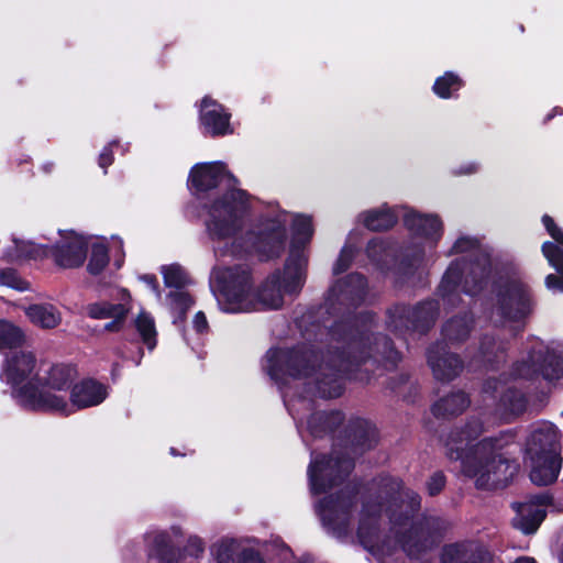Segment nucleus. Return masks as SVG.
<instances>
[{
	"mask_svg": "<svg viewBox=\"0 0 563 563\" xmlns=\"http://www.w3.org/2000/svg\"><path fill=\"white\" fill-rule=\"evenodd\" d=\"M373 316L369 312L346 318L336 322L330 331L335 350L329 351L327 360L319 356L306 344L289 349H272L265 356V369L277 383H285L287 377L305 378L313 384L317 393L324 398L339 397L343 390V373L350 367V357L356 363L366 364L374 353L382 354L391 365L399 360L388 339L375 336L372 332Z\"/></svg>",
	"mask_w": 563,
	"mask_h": 563,
	"instance_id": "obj_1",
	"label": "nucleus"
},
{
	"mask_svg": "<svg viewBox=\"0 0 563 563\" xmlns=\"http://www.w3.org/2000/svg\"><path fill=\"white\" fill-rule=\"evenodd\" d=\"M484 432L483 421L473 418L449 434L446 446L449 457L460 461L461 473L473 479L476 488L490 490L506 486L515 474L516 467L503 453L514 435L484 437Z\"/></svg>",
	"mask_w": 563,
	"mask_h": 563,
	"instance_id": "obj_2",
	"label": "nucleus"
},
{
	"mask_svg": "<svg viewBox=\"0 0 563 563\" xmlns=\"http://www.w3.org/2000/svg\"><path fill=\"white\" fill-rule=\"evenodd\" d=\"M291 219V249L286 263V272L291 280L287 284L288 291H296L305 282L307 257L302 247L313 234L312 219L309 216H290L278 207L269 208L261 216L254 230L246 232L245 236L240 232L238 242L230 246L229 252L239 254L242 251H254L265 258L278 256L286 243V225Z\"/></svg>",
	"mask_w": 563,
	"mask_h": 563,
	"instance_id": "obj_3",
	"label": "nucleus"
},
{
	"mask_svg": "<svg viewBox=\"0 0 563 563\" xmlns=\"http://www.w3.org/2000/svg\"><path fill=\"white\" fill-rule=\"evenodd\" d=\"M229 190L214 199L208 208L206 228L213 242L224 243L223 253L238 242L249 210V197L234 187L236 179L227 172L222 163H200L191 168L189 184L196 192H205L222 184Z\"/></svg>",
	"mask_w": 563,
	"mask_h": 563,
	"instance_id": "obj_4",
	"label": "nucleus"
},
{
	"mask_svg": "<svg viewBox=\"0 0 563 563\" xmlns=\"http://www.w3.org/2000/svg\"><path fill=\"white\" fill-rule=\"evenodd\" d=\"M291 278L286 272L268 276L256 289L252 288L250 272L246 268H223L212 273V288L220 308L225 312H247L254 310L279 309L286 295H296L286 288Z\"/></svg>",
	"mask_w": 563,
	"mask_h": 563,
	"instance_id": "obj_5",
	"label": "nucleus"
},
{
	"mask_svg": "<svg viewBox=\"0 0 563 563\" xmlns=\"http://www.w3.org/2000/svg\"><path fill=\"white\" fill-rule=\"evenodd\" d=\"M540 375L549 382L563 376V356L537 338L530 339L520 357L501 380L488 378L485 391L499 396L500 406L511 415L523 412L527 399L521 388Z\"/></svg>",
	"mask_w": 563,
	"mask_h": 563,
	"instance_id": "obj_6",
	"label": "nucleus"
},
{
	"mask_svg": "<svg viewBox=\"0 0 563 563\" xmlns=\"http://www.w3.org/2000/svg\"><path fill=\"white\" fill-rule=\"evenodd\" d=\"M454 254H470L475 256V260L468 263L466 257L462 256L448 267L439 286V292L448 303H453L459 295L461 276L466 265L467 274L462 286L465 294L473 296L479 292L487 284L490 274V261L481 250L477 240L467 236L459 238L448 252L449 256Z\"/></svg>",
	"mask_w": 563,
	"mask_h": 563,
	"instance_id": "obj_7",
	"label": "nucleus"
},
{
	"mask_svg": "<svg viewBox=\"0 0 563 563\" xmlns=\"http://www.w3.org/2000/svg\"><path fill=\"white\" fill-rule=\"evenodd\" d=\"M393 504L387 508L393 541L407 554L411 563H431V549L435 543L434 534L443 527L437 517H426L419 521L408 515H397Z\"/></svg>",
	"mask_w": 563,
	"mask_h": 563,
	"instance_id": "obj_8",
	"label": "nucleus"
},
{
	"mask_svg": "<svg viewBox=\"0 0 563 563\" xmlns=\"http://www.w3.org/2000/svg\"><path fill=\"white\" fill-rule=\"evenodd\" d=\"M76 376V369L69 365L49 367L44 375H40L35 393L24 394L27 409L69 415L70 387Z\"/></svg>",
	"mask_w": 563,
	"mask_h": 563,
	"instance_id": "obj_9",
	"label": "nucleus"
},
{
	"mask_svg": "<svg viewBox=\"0 0 563 563\" xmlns=\"http://www.w3.org/2000/svg\"><path fill=\"white\" fill-rule=\"evenodd\" d=\"M534 308L529 286L517 275L500 280L497 290L496 314L505 324L522 327Z\"/></svg>",
	"mask_w": 563,
	"mask_h": 563,
	"instance_id": "obj_10",
	"label": "nucleus"
},
{
	"mask_svg": "<svg viewBox=\"0 0 563 563\" xmlns=\"http://www.w3.org/2000/svg\"><path fill=\"white\" fill-rule=\"evenodd\" d=\"M0 377L12 387L18 401L27 408L24 394H34L40 379V368L34 354L21 351L7 356Z\"/></svg>",
	"mask_w": 563,
	"mask_h": 563,
	"instance_id": "obj_11",
	"label": "nucleus"
},
{
	"mask_svg": "<svg viewBox=\"0 0 563 563\" xmlns=\"http://www.w3.org/2000/svg\"><path fill=\"white\" fill-rule=\"evenodd\" d=\"M354 496L347 492H341L338 496H329L322 499L317 511L323 526L338 538L345 537L351 531L352 508Z\"/></svg>",
	"mask_w": 563,
	"mask_h": 563,
	"instance_id": "obj_12",
	"label": "nucleus"
},
{
	"mask_svg": "<svg viewBox=\"0 0 563 563\" xmlns=\"http://www.w3.org/2000/svg\"><path fill=\"white\" fill-rule=\"evenodd\" d=\"M352 468L353 462L347 457L313 456L308 468L311 492L313 494L327 492L346 477Z\"/></svg>",
	"mask_w": 563,
	"mask_h": 563,
	"instance_id": "obj_13",
	"label": "nucleus"
},
{
	"mask_svg": "<svg viewBox=\"0 0 563 563\" xmlns=\"http://www.w3.org/2000/svg\"><path fill=\"white\" fill-rule=\"evenodd\" d=\"M438 313V303L434 301H427L415 308L396 306L388 311L387 327L395 333L405 334L410 329L429 327Z\"/></svg>",
	"mask_w": 563,
	"mask_h": 563,
	"instance_id": "obj_14",
	"label": "nucleus"
},
{
	"mask_svg": "<svg viewBox=\"0 0 563 563\" xmlns=\"http://www.w3.org/2000/svg\"><path fill=\"white\" fill-rule=\"evenodd\" d=\"M367 294V284L361 274H350L339 279L329 290L328 299L333 310L345 309L350 311L352 308L358 307L365 299Z\"/></svg>",
	"mask_w": 563,
	"mask_h": 563,
	"instance_id": "obj_15",
	"label": "nucleus"
},
{
	"mask_svg": "<svg viewBox=\"0 0 563 563\" xmlns=\"http://www.w3.org/2000/svg\"><path fill=\"white\" fill-rule=\"evenodd\" d=\"M59 235L55 245H47L48 256H53L55 263L64 268L80 266L86 258L87 241L73 231Z\"/></svg>",
	"mask_w": 563,
	"mask_h": 563,
	"instance_id": "obj_16",
	"label": "nucleus"
},
{
	"mask_svg": "<svg viewBox=\"0 0 563 563\" xmlns=\"http://www.w3.org/2000/svg\"><path fill=\"white\" fill-rule=\"evenodd\" d=\"M561 433L555 424L541 422L532 428L525 444V456L561 453Z\"/></svg>",
	"mask_w": 563,
	"mask_h": 563,
	"instance_id": "obj_17",
	"label": "nucleus"
},
{
	"mask_svg": "<svg viewBox=\"0 0 563 563\" xmlns=\"http://www.w3.org/2000/svg\"><path fill=\"white\" fill-rule=\"evenodd\" d=\"M122 301L112 303L106 300L88 303L85 307L86 314L91 319H112L104 324V330L118 332L122 329L125 318L131 310L130 296L122 290Z\"/></svg>",
	"mask_w": 563,
	"mask_h": 563,
	"instance_id": "obj_18",
	"label": "nucleus"
},
{
	"mask_svg": "<svg viewBox=\"0 0 563 563\" xmlns=\"http://www.w3.org/2000/svg\"><path fill=\"white\" fill-rule=\"evenodd\" d=\"M523 461L529 470L530 481L538 486H548L558 479L563 459L561 453H552L525 456Z\"/></svg>",
	"mask_w": 563,
	"mask_h": 563,
	"instance_id": "obj_19",
	"label": "nucleus"
},
{
	"mask_svg": "<svg viewBox=\"0 0 563 563\" xmlns=\"http://www.w3.org/2000/svg\"><path fill=\"white\" fill-rule=\"evenodd\" d=\"M108 397V387L95 379H84L73 386L69 397V415L75 409L98 406Z\"/></svg>",
	"mask_w": 563,
	"mask_h": 563,
	"instance_id": "obj_20",
	"label": "nucleus"
},
{
	"mask_svg": "<svg viewBox=\"0 0 563 563\" xmlns=\"http://www.w3.org/2000/svg\"><path fill=\"white\" fill-rule=\"evenodd\" d=\"M545 497L537 496L528 501L517 504L514 518L515 528L526 534L534 533L545 518Z\"/></svg>",
	"mask_w": 563,
	"mask_h": 563,
	"instance_id": "obj_21",
	"label": "nucleus"
},
{
	"mask_svg": "<svg viewBox=\"0 0 563 563\" xmlns=\"http://www.w3.org/2000/svg\"><path fill=\"white\" fill-rule=\"evenodd\" d=\"M382 505L376 500H367L363 504L357 527V537L361 543L368 549L379 547L378 521Z\"/></svg>",
	"mask_w": 563,
	"mask_h": 563,
	"instance_id": "obj_22",
	"label": "nucleus"
},
{
	"mask_svg": "<svg viewBox=\"0 0 563 563\" xmlns=\"http://www.w3.org/2000/svg\"><path fill=\"white\" fill-rule=\"evenodd\" d=\"M442 563H492L490 553L476 542L455 543L444 547Z\"/></svg>",
	"mask_w": 563,
	"mask_h": 563,
	"instance_id": "obj_23",
	"label": "nucleus"
},
{
	"mask_svg": "<svg viewBox=\"0 0 563 563\" xmlns=\"http://www.w3.org/2000/svg\"><path fill=\"white\" fill-rule=\"evenodd\" d=\"M230 114L217 101L206 97L201 102L200 122L206 133L217 136L232 133Z\"/></svg>",
	"mask_w": 563,
	"mask_h": 563,
	"instance_id": "obj_24",
	"label": "nucleus"
},
{
	"mask_svg": "<svg viewBox=\"0 0 563 563\" xmlns=\"http://www.w3.org/2000/svg\"><path fill=\"white\" fill-rule=\"evenodd\" d=\"M404 222L413 234L423 238L430 247H434L442 235V223L437 216L404 210Z\"/></svg>",
	"mask_w": 563,
	"mask_h": 563,
	"instance_id": "obj_25",
	"label": "nucleus"
},
{
	"mask_svg": "<svg viewBox=\"0 0 563 563\" xmlns=\"http://www.w3.org/2000/svg\"><path fill=\"white\" fill-rule=\"evenodd\" d=\"M428 363L439 380H451L462 369L461 360L455 354L449 353L443 344H437L429 350Z\"/></svg>",
	"mask_w": 563,
	"mask_h": 563,
	"instance_id": "obj_26",
	"label": "nucleus"
},
{
	"mask_svg": "<svg viewBox=\"0 0 563 563\" xmlns=\"http://www.w3.org/2000/svg\"><path fill=\"white\" fill-rule=\"evenodd\" d=\"M542 223L550 236L555 241V243L550 241L542 243V255L556 273H563V250L559 246V244L563 246V230L548 214L542 217Z\"/></svg>",
	"mask_w": 563,
	"mask_h": 563,
	"instance_id": "obj_27",
	"label": "nucleus"
},
{
	"mask_svg": "<svg viewBox=\"0 0 563 563\" xmlns=\"http://www.w3.org/2000/svg\"><path fill=\"white\" fill-rule=\"evenodd\" d=\"M217 563H264L261 558L253 553L244 552L240 558V544L234 540H221L213 544L211 549Z\"/></svg>",
	"mask_w": 563,
	"mask_h": 563,
	"instance_id": "obj_28",
	"label": "nucleus"
},
{
	"mask_svg": "<svg viewBox=\"0 0 563 563\" xmlns=\"http://www.w3.org/2000/svg\"><path fill=\"white\" fill-rule=\"evenodd\" d=\"M29 320L42 329H54L62 321L59 310L51 303H35L24 308Z\"/></svg>",
	"mask_w": 563,
	"mask_h": 563,
	"instance_id": "obj_29",
	"label": "nucleus"
},
{
	"mask_svg": "<svg viewBox=\"0 0 563 563\" xmlns=\"http://www.w3.org/2000/svg\"><path fill=\"white\" fill-rule=\"evenodd\" d=\"M473 323V317L468 313L451 318L442 329L443 340L451 344L462 343L468 338Z\"/></svg>",
	"mask_w": 563,
	"mask_h": 563,
	"instance_id": "obj_30",
	"label": "nucleus"
},
{
	"mask_svg": "<svg viewBox=\"0 0 563 563\" xmlns=\"http://www.w3.org/2000/svg\"><path fill=\"white\" fill-rule=\"evenodd\" d=\"M361 221L366 228L373 231L387 230L391 228L398 219V210L382 206L363 212L360 216Z\"/></svg>",
	"mask_w": 563,
	"mask_h": 563,
	"instance_id": "obj_31",
	"label": "nucleus"
},
{
	"mask_svg": "<svg viewBox=\"0 0 563 563\" xmlns=\"http://www.w3.org/2000/svg\"><path fill=\"white\" fill-rule=\"evenodd\" d=\"M12 243L13 245L4 254V260L9 262L48 256L47 245H36L33 242L18 239H13Z\"/></svg>",
	"mask_w": 563,
	"mask_h": 563,
	"instance_id": "obj_32",
	"label": "nucleus"
},
{
	"mask_svg": "<svg viewBox=\"0 0 563 563\" xmlns=\"http://www.w3.org/2000/svg\"><path fill=\"white\" fill-rule=\"evenodd\" d=\"M468 405V397L463 391H456L440 399L432 410L439 417L453 416L463 412Z\"/></svg>",
	"mask_w": 563,
	"mask_h": 563,
	"instance_id": "obj_33",
	"label": "nucleus"
},
{
	"mask_svg": "<svg viewBox=\"0 0 563 563\" xmlns=\"http://www.w3.org/2000/svg\"><path fill=\"white\" fill-rule=\"evenodd\" d=\"M134 324L144 344L150 350H153L156 345L157 334L154 318L148 312L142 310L135 318Z\"/></svg>",
	"mask_w": 563,
	"mask_h": 563,
	"instance_id": "obj_34",
	"label": "nucleus"
},
{
	"mask_svg": "<svg viewBox=\"0 0 563 563\" xmlns=\"http://www.w3.org/2000/svg\"><path fill=\"white\" fill-rule=\"evenodd\" d=\"M25 341L24 332L15 324L0 320V350L21 346Z\"/></svg>",
	"mask_w": 563,
	"mask_h": 563,
	"instance_id": "obj_35",
	"label": "nucleus"
},
{
	"mask_svg": "<svg viewBox=\"0 0 563 563\" xmlns=\"http://www.w3.org/2000/svg\"><path fill=\"white\" fill-rule=\"evenodd\" d=\"M342 420V416L340 412L325 413V412H317L313 413L307 424L309 431L313 435H320L322 431L331 430L336 422Z\"/></svg>",
	"mask_w": 563,
	"mask_h": 563,
	"instance_id": "obj_36",
	"label": "nucleus"
},
{
	"mask_svg": "<svg viewBox=\"0 0 563 563\" xmlns=\"http://www.w3.org/2000/svg\"><path fill=\"white\" fill-rule=\"evenodd\" d=\"M462 87V80L453 73H445L439 77L434 85L433 91L440 98H450L453 92L457 91Z\"/></svg>",
	"mask_w": 563,
	"mask_h": 563,
	"instance_id": "obj_37",
	"label": "nucleus"
},
{
	"mask_svg": "<svg viewBox=\"0 0 563 563\" xmlns=\"http://www.w3.org/2000/svg\"><path fill=\"white\" fill-rule=\"evenodd\" d=\"M162 274L164 277L165 285L167 287L180 289L184 286H186L189 282L185 269L177 264L164 266L162 268Z\"/></svg>",
	"mask_w": 563,
	"mask_h": 563,
	"instance_id": "obj_38",
	"label": "nucleus"
},
{
	"mask_svg": "<svg viewBox=\"0 0 563 563\" xmlns=\"http://www.w3.org/2000/svg\"><path fill=\"white\" fill-rule=\"evenodd\" d=\"M0 286L21 292L31 289V284L22 278L13 268H0Z\"/></svg>",
	"mask_w": 563,
	"mask_h": 563,
	"instance_id": "obj_39",
	"label": "nucleus"
},
{
	"mask_svg": "<svg viewBox=\"0 0 563 563\" xmlns=\"http://www.w3.org/2000/svg\"><path fill=\"white\" fill-rule=\"evenodd\" d=\"M109 262L108 250L101 242H96L91 246V255L88 263V271L91 274H99Z\"/></svg>",
	"mask_w": 563,
	"mask_h": 563,
	"instance_id": "obj_40",
	"label": "nucleus"
},
{
	"mask_svg": "<svg viewBox=\"0 0 563 563\" xmlns=\"http://www.w3.org/2000/svg\"><path fill=\"white\" fill-rule=\"evenodd\" d=\"M505 351V344L503 342H497L494 336L485 335L481 341L479 346V356L483 361L493 362L495 357L498 356V353H503Z\"/></svg>",
	"mask_w": 563,
	"mask_h": 563,
	"instance_id": "obj_41",
	"label": "nucleus"
},
{
	"mask_svg": "<svg viewBox=\"0 0 563 563\" xmlns=\"http://www.w3.org/2000/svg\"><path fill=\"white\" fill-rule=\"evenodd\" d=\"M156 548L153 549L150 553V556L156 558L162 563H174V553L172 549L167 547L166 536L164 533H159L155 537Z\"/></svg>",
	"mask_w": 563,
	"mask_h": 563,
	"instance_id": "obj_42",
	"label": "nucleus"
},
{
	"mask_svg": "<svg viewBox=\"0 0 563 563\" xmlns=\"http://www.w3.org/2000/svg\"><path fill=\"white\" fill-rule=\"evenodd\" d=\"M355 250V246L351 244V238H349L347 243L341 250V253L333 265V274H341L350 267L354 258Z\"/></svg>",
	"mask_w": 563,
	"mask_h": 563,
	"instance_id": "obj_43",
	"label": "nucleus"
},
{
	"mask_svg": "<svg viewBox=\"0 0 563 563\" xmlns=\"http://www.w3.org/2000/svg\"><path fill=\"white\" fill-rule=\"evenodd\" d=\"M366 253L374 264L379 265L390 251L384 241L375 239L367 244Z\"/></svg>",
	"mask_w": 563,
	"mask_h": 563,
	"instance_id": "obj_44",
	"label": "nucleus"
},
{
	"mask_svg": "<svg viewBox=\"0 0 563 563\" xmlns=\"http://www.w3.org/2000/svg\"><path fill=\"white\" fill-rule=\"evenodd\" d=\"M169 306L175 311L184 313L192 305L190 296L179 289L169 292Z\"/></svg>",
	"mask_w": 563,
	"mask_h": 563,
	"instance_id": "obj_45",
	"label": "nucleus"
},
{
	"mask_svg": "<svg viewBox=\"0 0 563 563\" xmlns=\"http://www.w3.org/2000/svg\"><path fill=\"white\" fill-rule=\"evenodd\" d=\"M445 484V477L442 473H434L427 483L428 493L431 496L439 494Z\"/></svg>",
	"mask_w": 563,
	"mask_h": 563,
	"instance_id": "obj_46",
	"label": "nucleus"
},
{
	"mask_svg": "<svg viewBox=\"0 0 563 563\" xmlns=\"http://www.w3.org/2000/svg\"><path fill=\"white\" fill-rule=\"evenodd\" d=\"M544 284L551 291L563 292V273L549 274L544 279Z\"/></svg>",
	"mask_w": 563,
	"mask_h": 563,
	"instance_id": "obj_47",
	"label": "nucleus"
},
{
	"mask_svg": "<svg viewBox=\"0 0 563 563\" xmlns=\"http://www.w3.org/2000/svg\"><path fill=\"white\" fill-rule=\"evenodd\" d=\"M391 489L401 490V494L405 497L408 498V507L411 510H416V509L419 508V506H420V498H419V496L416 493L411 492V490H402V486H401L400 482H394Z\"/></svg>",
	"mask_w": 563,
	"mask_h": 563,
	"instance_id": "obj_48",
	"label": "nucleus"
},
{
	"mask_svg": "<svg viewBox=\"0 0 563 563\" xmlns=\"http://www.w3.org/2000/svg\"><path fill=\"white\" fill-rule=\"evenodd\" d=\"M194 329L198 333H203L208 330V321L203 312L199 311L195 314L194 321Z\"/></svg>",
	"mask_w": 563,
	"mask_h": 563,
	"instance_id": "obj_49",
	"label": "nucleus"
},
{
	"mask_svg": "<svg viewBox=\"0 0 563 563\" xmlns=\"http://www.w3.org/2000/svg\"><path fill=\"white\" fill-rule=\"evenodd\" d=\"M115 143H111L109 146L104 147L103 151L101 152L100 156H99V166L102 167V168H107L108 166H110L112 164V154H111V147L114 145Z\"/></svg>",
	"mask_w": 563,
	"mask_h": 563,
	"instance_id": "obj_50",
	"label": "nucleus"
},
{
	"mask_svg": "<svg viewBox=\"0 0 563 563\" xmlns=\"http://www.w3.org/2000/svg\"><path fill=\"white\" fill-rule=\"evenodd\" d=\"M141 279L151 288L154 292L157 294V297H161V294L157 289V282L155 276L153 275H144L141 277Z\"/></svg>",
	"mask_w": 563,
	"mask_h": 563,
	"instance_id": "obj_51",
	"label": "nucleus"
},
{
	"mask_svg": "<svg viewBox=\"0 0 563 563\" xmlns=\"http://www.w3.org/2000/svg\"><path fill=\"white\" fill-rule=\"evenodd\" d=\"M478 169V165L476 163H467L460 167V169L456 172L459 175H470L473 173H476Z\"/></svg>",
	"mask_w": 563,
	"mask_h": 563,
	"instance_id": "obj_52",
	"label": "nucleus"
},
{
	"mask_svg": "<svg viewBox=\"0 0 563 563\" xmlns=\"http://www.w3.org/2000/svg\"><path fill=\"white\" fill-rule=\"evenodd\" d=\"M515 563H536V561L532 558L522 556L517 559Z\"/></svg>",
	"mask_w": 563,
	"mask_h": 563,
	"instance_id": "obj_53",
	"label": "nucleus"
},
{
	"mask_svg": "<svg viewBox=\"0 0 563 563\" xmlns=\"http://www.w3.org/2000/svg\"><path fill=\"white\" fill-rule=\"evenodd\" d=\"M190 542L195 547H197L198 551H202V543H201V541L199 539H197V538L196 539H191Z\"/></svg>",
	"mask_w": 563,
	"mask_h": 563,
	"instance_id": "obj_54",
	"label": "nucleus"
},
{
	"mask_svg": "<svg viewBox=\"0 0 563 563\" xmlns=\"http://www.w3.org/2000/svg\"><path fill=\"white\" fill-rule=\"evenodd\" d=\"M422 254H423V251L422 250H419V252L417 254H415V262H420L421 258H422Z\"/></svg>",
	"mask_w": 563,
	"mask_h": 563,
	"instance_id": "obj_55",
	"label": "nucleus"
},
{
	"mask_svg": "<svg viewBox=\"0 0 563 563\" xmlns=\"http://www.w3.org/2000/svg\"><path fill=\"white\" fill-rule=\"evenodd\" d=\"M170 453H172L173 455H175V454H176L175 449H170Z\"/></svg>",
	"mask_w": 563,
	"mask_h": 563,
	"instance_id": "obj_56",
	"label": "nucleus"
},
{
	"mask_svg": "<svg viewBox=\"0 0 563 563\" xmlns=\"http://www.w3.org/2000/svg\"><path fill=\"white\" fill-rule=\"evenodd\" d=\"M561 415H562V417H563V411H562V413H561Z\"/></svg>",
	"mask_w": 563,
	"mask_h": 563,
	"instance_id": "obj_57",
	"label": "nucleus"
}]
</instances>
